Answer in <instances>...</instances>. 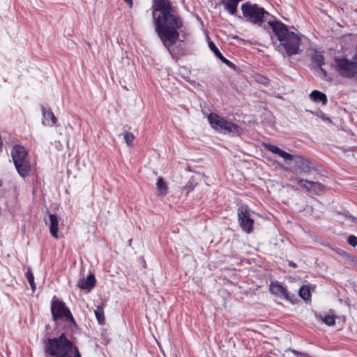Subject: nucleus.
<instances>
[{"mask_svg": "<svg viewBox=\"0 0 357 357\" xmlns=\"http://www.w3.org/2000/svg\"><path fill=\"white\" fill-rule=\"evenodd\" d=\"M123 138L126 143L128 146H132L133 144V140L135 139L134 135L130 132H126L123 135Z\"/></svg>", "mask_w": 357, "mask_h": 357, "instance_id": "26", "label": "nucleus"}, {"mask_svg": "<svg viewBox=\"0 0 357 357\" xmlns=\"http://www.w3.org/2000/svg\"><path fill=\"white\" fill-rule=\"evenodd\" d=\"M207 119L211 128L220 133L228 134L232 136H239L242 133V129L240 126L227 121L216 113H210Z\"/></svg>", "mask_w": 357, "mask_h": 357, "instance_id": "4", "label": "nucleus"}, {"mask_svg": "<svg viewBox=\"0 0 357 357\" xmlns=\"http://www.w3.org/2000/svg\"><path fill=\"white\" fill-rule=\"evenodd\" d=\"M156 187H157L159 195L164 196L167 193V190H168L167 184L162 177H159L158 178V181L156 183Z\"/></svg>", "mask_w": 357, "mask_h": 357, "instance_id": "19", "label": "nucleus"}, {"mask_svg": "<svg viewBox=\"0 0 357 357\" xmlns=\"http://www.w3.org/2000/svg\"><path fill=\"white\" fill-rule=\"evenodd\" d=\"M263 145L266 150L269 151L273 154H278L279 156H294L292 154L281 150L275 145L266 143H264Z\"/></svg>", "mask_w": 357, "mask_h": 357, "instance_id": "17", "label": "nucleus"}, {"mask_svg": "<svg viewBox=\"0 0 357 357\" xmlns=\"http://www.w3.org/2000/svg\"><path fill=\"white\" fill-rule=\"evenodd\" d=\"M254 79L255 80L258 82V83H260L264 86H266L269 83V80L268 79L265 77V76H263L260 74H256L254 75Z\"/></svg>", "mask_w": 357, "mask_h": 357, "instance_id": "23", "label": "nucleus"}, {"mask_svg": "<svg viewBox=\"0 0 357 357\" xmlns=\"http://www.w3.org/2000/svg\"><path fill=\"white\" fill-rule=\"evenodd\" d=\"M51 312L53 321L59 319L66 321L72 324H75V320L72 316L70 310L66 306L65 303L56 296H54L51 303Z\"/></svg>", "mask_w": 357, "mask_h": 357, "instance_id": "6", "label": "nucleus"}, {"mask_svg": "<svg viewBox=\"0 0 357 357\" xmlns=\"http://www.w3.org/2000/svg\"><path fill=\"white\" fill-rule=\"evenodd\" d=\"M321 319L329 326H333L335 324V317L334 315H325L321 317Z\"/></svg>", "mask_w": 357, "mask_h": 357, "instance_id": "24", "label": "nucleus"}, {"mask_svg": "<svg viewBox=\"0 0 357 357\" xmlns=\"http://www.w3.org/2000/svg\"><path fill=\"white\" fill-rule=\"evenodd\" d=\"M208 45H209L211 50L214 53V54L218 59H220L222 56V54L220 52L218 48L216 47V45L213 42H210L208 43Z\"/></svg>", "mask_w": 357, "mask_h": 357, "instance_id": "27", "label": "nucleus"}, {"mask_svg": "<svg viewBox=\"0 0 357 357\" xmlns=\"http://www.w3.org/2000/svg\"><path fill=\"white\" fill-rule=\"evenodd\" d=\"M270 291L272 294H275L280 297H282L285 299L289 298L287 289L278 283L272 282L270 285Z\"/></svg>", "mask_w": 357, "mask_h": 357, "instance_id": "14", "label": "nucleus"}, {"mask_svg": "<svg viewBox=\"0 0 357 357\" xmlns=\"http://www.w3.org/2000/svg\"><path fill=\"white\" fill-rule=\"evenodd\" d=\"M268 25L280 41L279 47L283 49L284 56H291L301 53V36L289 31L287 26L279 20L270 21Z\"/></svg>", "mask_w": 357, "mask_h": 357, "instance_id": "2", "label": "nucleus"}, {"mask_svg": "<svg viewBox=\"0 0 357 357\" xmlns=\"http://www.w3.org/2000/svg\"><path fill=\"white\" fill-rule=\"evenodd\" d=\"M348 242L351 246L357 245V237L353 235H351L348 238Z\"/></svg>", "mask_w": 357, "mask_h": 357, "instance_id": "29", "label": "nucleus"}, {"mask_svg": "<svg viewBox=\"0 0 357 357\" xmlns=\"http://www.w3.org/2000/svg\"><path fill=\"white\" fill-rule=\"evenodd\" d=\"M43 124L45 126H54L56 125L57 119L51 109H46L42 107Z\"/></svg>", "mask_w": 357, "mask_h": 357, "instance_id": "12", "label": "nucleus"}, {"mask_svg": "<svg viewBox=\"0 0 357 357\" xmlns=\"http://www.w3.org/2000/svg\"><path fill=\"white\" fill-rule=\"evenodd\" d=\"M241 9L243 17L247 22L259 26L265 22L266 15H269L264 8L250 2L241 4Z\"/></svg>", "mask_w": 357, "mask_h": 357, "instance_id": "5", "label": "nucleus"}, {"mask_svg": "<svg viewBox=\"0 0 357 357\" xmlns=\"http://www.w3.org/2000/svg\"><path fill=\"white\" fill-rule=\"evenodd\" d=\"M291 181L310 192L319 194L324 191V185L319 182L310 181L297 177L291 179Z\"/></svg>", "mask_w": 357, "mask_h": 357, "instance_id": "10", "label": "nucleus"}, {"mask_svg": "<svg viewBox=\"0 0 357 357\" xmlns=\"http://www.w3.org/2000/svg\"><path fill=\"white\" fill-rule=\"evenodd\" d=\"M151 10L155 31L162 45L173 58L183 56L184 50L175 46L185 28L178 8L169 0H153Z\"/></svg>", "mask_w": 357, "mask_h": 357, "instance_id": "1", "label": "nucleus"}, {"mask_svg": "<svg viewBox=\"0 0 357 357\" xmlns=\"http://www.w3.org/2000/svg\"><path fill=\"white\" fill-rule=\"evenodd\" d=\"M197 184V182L196 178L194 176H192L188 183L183 187V190H186L188 192L189 191L192 190Z\"/></svg>", "mask_w": 357, "mask_h": 357, "instance_id": "22", "label": "nucleus"}, {"mask_svg": "<svg viewBox=\"0 0 357 357\" xmlns=\"http://www.w3.org/2000/svg\"><path fill=\"white\" fill-rule=\"evenodd\" d=\"M13 160L19 174L23 177L27 176L31 168L27 158H13Z\"/></svg>", "mask_w": 357, "mask_h": 357, "instance_id": "11", "label": "nucleus"}, {"mask_svg": "<svg viewBox=\"0 0 357 357\" xmlns=\"http://www.w3.org/2000/svg\"><path fill=\"white\" fill-rule=\"evenodd\" d=\"M299 294L304 300L307 301L310 298V289L307 285H303L300 288Z\"/></svg>", "mask_w": 357, "mask_h": 357, "instance_id": "21", "label": "nucleus"}, {"mask_svg": "<svg viewBox=\"0 0 357 357\" xmlns=\"http://www.w3.org/2000/svg\"><path fill=\"white\" fill-rule=\"evenodd\" d=\"M310 98L314 102H321L323 105H326L328 102L326 95L317 90H314L311 92Z\"/></svg>", "mask_w": 357, "mask_h": 357, "instance_id": "15", "label": "nucleus"}, {"mask_svg": "<svg viewBox=\"0 0 357 357\" xmlns=\"http://www.w3.org/2000/svg\"><path fill=\"white\" fill-rule=\"evenodd\" d=\"M335 70L343 77L352 78L357 75V62L353 59L335 58L334 61Z\"/></svg>", "mask_w": 357, "mask_h": 357, "instance_id": "7", "label": "nucleus"}, {"mask_svg": "<svg viewBox=\"0 0 357 357\" xmlns=\"http://www.w3.org/2000/svg\"><path fill=\"white\" fill-rule=\"evenodd\" d=\"M28 150L21 144H16L13 146L11 156H27Z\"/></svg>", "mask_w": 357, "mask_h": 357, "instance_id": "18", "label": "nucleus"}, {"mask_svg": "<svg viewBox=\"0 0 357 357\" xmlns=\"http://www.w3.org/2000/svg\"><path fill=\"white\" fill-rule=\"evenodd\" d=\"M26 276L29 281V284L31 285L32 290L34 291L36 289V284L34 282V277H33V275L30 268L28 269V271L26 273Z\"/></svg>", "mask_w": 357, "mask_h": 357, "instance_id": "25", "label": "nucleus"}, {"mask_svg": "<svg viewBox=\"0 0 357 357\" xmlns=\"http://www.w3.org/2000/svg\"><path fill=\"white\" fill-rule=\"evenodd\" d=\"M1 185H2V181H0V186H1Z\"/></svg>", "mask_w": 357, "mask_h": 357, "instance_id": "35", "label": "nucleus"}, {"mask_svg": "<svg viewBox=\"0 0 357 357\" xmlns=\"http://www.w3.org/2000/svg\"><path fill=\"white\" fill-rule=\"evenodd\" d=\"M353 59L357 62V43L354 49V55L353 56Z\"/></svg>", "mask_w": 357, "mask_h": 357, "instance_id": "33", "label": "nucleus"}, {"mask_svg": "<svg viewBox=\"0 0 357 357\" xmlns=\"http://www.w3.org/2000/svg\"><path fill=\"white\" fill-rule=\"evenodd\" d=\"M293 354H294L295 355H297V356H301V357H310L306 354H301L294 349H291L290 350Z\"/></svg>", "mask_w": 357, "mask_h": 357, "instance_id": "31", "label": "nucleus"}, {"mask_svg": "<svg viewBox=\"0 0 357 357\" xmlns=\"http://www.w3.org/2000/svg\"><path fill=\"white\" fill-rule=\"evenodd\" d=\"M125 3H126L129 8H132L133 6V0H123Z\"/></svg>", "mask_w": 357, "mask_h": 357, "instance_id": "32", "label": "nucleus"}, {"mask_svg": "<svg viewBox=\"0 0 357 357\" xmlns=\"http://www.w3.org/2000/svg\"><path fill=\"white\" fill-rule=\"evenodd\" d=\"M96 319L98 323L101 325L105 324V317H104V309L103 306L100 305L98 306L97 308L94 311Z\"/></svg>", "mask_w": 357, "mask_h": 357, "instance_id": "20", "label": "nucleus"}, {"mask_svg": "<svg viewBox=\"0 0 357 357\" xmlns=\"http://www.w3.org/2000/svg\"><path fill=\"white\" fill-rule=\"evenodd\" d=\"M287 164L294 163L296 165L289 167V169L295 172L296 174H312L315 171V168L305 158H284Z\"/></svg>", "mask_w": 357, "mask_h": 357, "instance_id": "8", "label": "nucleus"}, {"mask_svg": "<svg viewBox=\"0 0 357 357\" xmlns=\"http://www.w3.org/2000/svg\"><path fill=\"white\" fill-rule=\"evenodd\" d=\"M238 220L245 232L250 234L253 231L254 220L250 217V211L247 205L242 204L238 207Z\"/></svg>", "mask_w": 357, "mask_h": 357, "instance_id": "9", "label": "nucleus"}, {"mask_svg": "<svg viewBox=\"0 0 357 357\" xmlns=\"http://www.w3.org/2000/svg\"><path fill=\"white\" fill-rule=\"evenodd\" d=\"M220 59L224 63H225L227 66L230 67V68H234V64L230 61L229 60H228L227 58H225L223 55L220 58Z\"/></svg>", "mask_w": 357, "mask_h": 357, "instance_id": "30", "label": "nucleus"}, {"mask_svg": "<svg viewBox=\"0 0 357 357\" xmlns=\"http://www.w3.org/2000/svg\"><path fill=\"white\" fill-rule=\"evenodd\" d=\"M337 252L340 255H344V254H346V252H345L344 251L342 250H338Z\"/></svg>", "mask_w": 357, "mask_h": 357, "instance_id": "34", "label": "nucleus"}, {"mask_svg": "<svg viewBox=\"0 0 357 357\" xmlns=\"http://www.w3.org/2000/svg\"><path fill=\"white\" fill-rule=\"evenodd\" d=\"M44 350L51 357H81L78 349L61 333L58 337L47 339L45 342Z\"/></svg>", "mask_w": 357, "mask_h": 357, "instance_id": "3", "label": "nucleus"}, {"mask_svg": "<svg viewBox=\"0 0 357 357\" xmlns=\"http://www.w3.org/2000/svg\"><path fill=\"white\" fill-rule=\"evenodd\" d=\"M314 60H315L316 63L320 67H321V66L325 64L324 57V56L322 54H317V55H316V56L314 58Z\"/></svg>", "mask_w": 357, "mask_h": 357, "instance_id": "28", "label": "nucleus"}, {"mask_svg": "<svg viewBox=\"0 0 357 357\" xmlns=\"http://www.w3.org/2000/svg\"><path fill=\"white\" fill-rule=\"evenodd\" d=\"M49 220H50V231L51 235L55 238H59L58 236V219L55 215L50 214L49 215Z\"/></svg>", "mask_w": 357, "mask_h": 357, "instance_id": "16", "label": "nucleus"}, {"mask_svg": "<svg viewBox=\"0 0 357 357\" xmlns=\"http://www.w3.org/2000/svg\"><path fill=\"white\" fill-rule=\"evenodd\" d=\"M96 284V279L93 275L90 274L86 279H80L77 282V286L81 289H92Z\"/></svg>", "mask_w": 357, "mask_h": 357, "instance_id": "13", "label": "nucleus"}]
</instances>
